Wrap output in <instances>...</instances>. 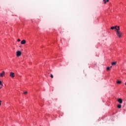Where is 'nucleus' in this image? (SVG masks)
Masks as SVG:
<instances>
[{"label": "nucleus", "instance_id": "obj_22", "mask_svg": "<svg viewBox=\"0 0 126 126\" xmlns=\"http://www.w3.org/2000/svg\"><path fill=\"white\" fill-rule=\"evenodd\" d=\"M125 85H126V83H125Z\"/></svg>", "mask_w": 126, "mask_h": 126}, {"label": "nucleus", "instance_id": "obj_21", "mask_svg": "<svg viewBox=\"0 0 126 126\" xmlns=\"http://www.w3.org/2000/svg\"><path fill=\"white\" fill-rule=\"evenodd\" d=\"M0 89H1V87H0Z\"/></svg>", "mask_w": 126, "mask_h": 126}, {"label": "nucleus", "instance_id": "obj_5", "mask_svg": "<svg viewBox=\"0 0 126 126\" xmlns=\"http://www.w3.org/2000/svg\"><path fill=\"white\" fill-rule=\"evenodd\" d=\"M118 101L119 102V103H120V104L123 103V99H122V98L118 99Z\"/></svg>", "mask_w": 126, "mask_h": 126}, {"label": "nucleus", "instance_id": "obj_15", "mask_svg": "<svg viewBox=\"0 0 126 126\" xmlns=\"http://www.w3.org/2000/svg\"><path fill=\"white\" fill-rule=\"evenodd\" d=\"M111 29L112 30H114V29H115V27H111Z\"/></svg>", "mask_w": 126, "mask_h": 126}, {"label": "nucleus", "instance_id": "obj_20", "mask_svg": "<svg viewBox=\"0 0 126 126\" xmlns=\"http://www.w3.org/2000/svg\"><path fill=\"white\" fill-rule=\"evenodd\" d=\"M1 100H0V105H1Z\"/></svg>", "mask_w": 126, "mask_h": 126}, {"label": "nucleus", "instance_id": "obj_17", "mask_svg": "<svg viewBox=\"0 0 126 126\" xmlns=\"http://www.w3.org/2000/svg\"><path fill=\"white\" fill-rule=\"evenodd\" d=\"M27 92H24V94H25V95H26V94H27Z\"/></svg>", "mask_w": 126, "mask_h": 126}, {"label": "nucleus", "instance_id": "obj_1", "mask_svg": "<svg viewBox=\"0 0 126 126\" xmlns=\"http://www.w3.org/2000/svg\"><path fill=\"white\" fill-rule=\"evenodd\" d=\"M116 34L118 36V38H122L123 32H120V31H116Z\"/></svg>", "mask_w": 126, "mask_h": 126}, {"label": "nucleus", "instance_id": "obj_7", "mask_svg": "<svg viewBox=\"0 0 126 126\" xmlns=\"http://www.w3.org/2000/svg\"><path fill=\"white\" fill-rule=\"evenodd\" d=\"M112 65H115V64H117V62H112L111 63Z\"/></svg>", "mask_w": 126, "mask_h": 126}, {"label": "nucleus", "instance_id": "obj_19", "mask_svg": "<svg viewBox=\"0 0 126 126\" xmlns=\"http://www.w3.org/2000/svg\"><path fill=\"white\" fill-rule=\"evenodd\" d=\"M106 2H109V0H106Z\"/></svg>", "mask_w": 126, "mask_h": 126}, {"label": "nucleus", "instance_id": "obj_6", "mask_svg": "<svg viewBox=\"0 0 126 126\" xmlns=\"http://www.w3.org/2000/svg\"><path fill=\"white\" fill-rule=\"evenodd\" d=\"M21 43L22 45H24L25 44H26V41L25 40H23L21 42Z\"/></svg>", "mask_w": 126, "mask_h": 126}, {"label": "nucleus", "instance_id": "obj_3", "mask_svg": "<svg viewBox=\"0 0 126 126\" xmlns=\"http://www.w3.org/2000/svg\"><path fill=\"white\" fill-rule=\"evenodd\" d=\"M4 75H5V72H4V71H3L1 72V73H0V77H3V76H4Z\"/></svg>", "mask_w": 126, "mask_h": 126}, {"label": "nucleus", "instance_id": "obj_12", "mask_svg": "<svg viewBox=\"0 0 126 126\" xmlns=\"http://www.w3.org/2000/svg\"><path fill=\"white\" fill-rule=\"evenodd\" d=\"M103 1L104 2V4H106V3H107L106 0H103Z\"/></svg>", "mask_w": 126, "mask_h": 126}, {"label": "nucleus", "instance_id": "obj_14", "mask_svg": "<svg viewBox=\"0 0 126 126\" xmlns=\"http://www.w3.org/2000/svg\"><path fill=\"white\" fill-rule=\"evenodd\" d=\"M50 77L51 78H54V76L53 75V74H51V75H50Z\"/></svg>", "mask_w": 126, "mask_h": 126}, {"label": "nucleus", "instance_id": "obj_13", "mask_svg": "<svg viewBox=\"0 0 126 126\" xmlns=\"http://www.w3.org/2000/svg\"><path fill=\"white\" fill-rule=\"evenodd\" d=\"M0 85L1 86H3V85L2 84V83H1V81H0Z\"/></svg>", "mask_w": 126, "mask_h": 126}, {"label": "nucleus", "instance_id": "obj_9", "mask_svg": "<svg viewBox=\"0 0 126 126\" xmlns=\"http://www.w3.org/2000/svg\"><path fill=\"white\" fill-rule=\"evenodd\" d=\"M116 32H117V31H119L120 30V26H118L117 28V29L116 30Z\"/></svg>", "mask_w": 126, "mask_h": 126}, {"label": "nucleus", "instance_id": "obj_4", "mask_svg": "<svg viewBox=\"0 0 126 126\" xmlns=\"http://www.w3.org/2000/svg\"><path fill=\"white\" fill-rule=\"evenodd\" d=\"M14 74H15L14 72H11L10 73L9 76H10V77H11L12 78H13V77H14Z\"/></svg>", "mask_w": 126, "mask_h": 126}, {"label": "nucleus", "instance_id": "obj_11", "mask_svg": "<svg viewBox=\"0 0 126 126\" xmlns=\"http://www.w3.org/2000/svg\"><path fill=\"white\" fill-rule=\"evenodd\" d=\"M110 68H112V66L107 67V70H110Z\"/></svg>", "mask_w": 126, "mask_h": 126}, {"label": "nucleus", "instance_id": "obj_16", "mask_svg": "<svg viewBox=\"0 0 126 126\" xmlns=\"http://www.w3.org/2000/svg\"><path fill=\"white\" fill-rule=\"evenodd\" d=\"M114 29H115V30H116V29H117L118 26H114Z\"/></svg>", "mask_w": 126, "mask_h": 126}, {"label": "nucleus", "instance_id": "obj_10", "mask_svg": "<svg viewBox=\"0 0 126 126\" xmlns=\"http://www.w3.org/2000/svg\"><path fill=\"white\" fill-rule=\"evenodd\" d=\"M117 84H121V83H122V81H117Z\"/></svg>", "mask_w": 126, "mask_h": 126}, {"label": "nucleus", "instance_id": "obj_8", "mask_svg": "<svg viewBox=\"0 0 126 126\" xmlns=\"http://www.w3.org/2000/svg\"><path fill=\"white\" fill-rule=\"evenodd\" d=\"M117 107L119 108V109H121L122 108V105L121 104H118L117 105Z\"/></svg>", "mask_w": 126, "mask_h": 126}, {"label": "nucleus", "instance_id": "obj_2", "mask_svg": "<svg viewBox=\"0 0 126 126\" xmlns=\"http://www.w3.org/2000/svg\"><path fill=\"white\" fill-rule=\"evenodd\" d=\"M17 57H20L21 56V51H17L16 52Z\"/></svg>", "mask_w": 126, "mask_h": 126}, {"label": "nucleus", "instance_id": "obj_18", "mask_svg": "<svg viewBox=\"0 0 126 126\" xmlns=\"http://www.w3.org/2000/svg\"><path fill=\"white\" fill-rule=\"evenodd\" d=\"M20 41H21V40H20V39H18V42H20Z\"/></svg>", "mask_w": 126, "mask_h": 126}]
</instances>
